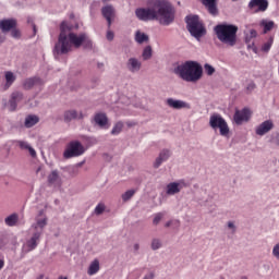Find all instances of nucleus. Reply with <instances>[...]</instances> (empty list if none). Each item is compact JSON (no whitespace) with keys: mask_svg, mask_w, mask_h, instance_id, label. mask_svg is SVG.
<instances>
[{"mask_svg":"<svg viewBox=\"0 0 279 279\" xmlns=\"http://www.w3.org/2000/svg\"><path fill=\"white\" fill-rule=\"evenodd\" d=\"M227 227L229 230H231V234L236 233V225H234V221H228Z\"/></svg>","mask_w":279,"mask_h":279,"instance_id":"nucleus-42","label":"nucleus"},{"mask_svg":"<svg viewBox=\"0 0 279 279\" xmlns=\"http://www.w3.org/2000/svg\"><path fill=\"white\" fill-rule=\"evenodd\" d=\"M140 21H158L160 25H171L175 21V9L167 1L150 2L146 8L135 10Z\"/></svg>","mask_w":279,"mask_h":279,"instance_id":"nucleus-2","label":"nucleus"},{"mask_svg":"<svg viewBox=\"0 0 279 279\" xmlns=\"http://www.w3.org/2000/svg\"><path fill=\"white\" fill-rule=\"evenodd\" d=\"M25 99L23 92H13L9 99V111L16 112V108H19V104H21Z\"/></svg>","mask_w":279,"mask_h":279,"instance_id":"nucleus-11","label":"nucleus"},{"mask_svg":"<svg viewBox=\"0 0 279 279\" xmlns=\"http://www.w3.org/2000/svg\"><path fill=\"white\" fill-rule=\"evenodd\" d=\"M27 23H28V25H32L34 36H36L38 29L36 28V24L34 23V17L28 16L27 17Z\"/></svg>","mask_w":279,"mask_h":279,"instance_id":"nucleus-39","label":"nucleus"},{"mask_svg":"<svg viewBox=\"0 0 279 279\" xmlns=\"http://www.w3.org/2000/svg\"><path fill=\"white\" fill-rule=\"evenodd\" d=\"M209 126L215 131L219 130L220 136H228V134H230V126H228V122H226V119H223L219 113H213L210 116Z\"/></svg>","mask_w":279,"mask_h":279,"instance_id":"nucleus-7","label":"nucleus"},{"mask_svg":"<svg viewBox=\"0 0 279 279\" xmlns=\"http://www.w3.org/2000/svg\"><path fill=\"white\" fill-rule=\"evenodd\" d=\"M85 149L82 143L78 141H72L69 143L66 149L63 153V157L69 158H77V156H82L84 154Z\"/></svg>","mask_w":279,"mask_h":279,"instance_id":"nucleus-8","label":"nucleus"},{"mask_svg":"<svg viewBox=\"0 0 279 279\" xmlns=\"http://www.w3.org/2000/svg\"><path fill=\"white\" fill-rule=\"evenodd\" d=\"M5 267V262L3 259H0V269H3Z\"/></svg>","mask_w":279,"mask_h":279,"instance_id":"nucleus-52","label":"nucleus"},{"mask_svg":"<svg viewBox=\"0 0 279 279\" xmlns=\"http://www.w3.org/2000/svg\"><path fill=\"white\" fill-rule=\"evenodd\" d=\"M5 226H9V228H14V226L19 225V214L14 213L8 216L4 219Z\"/></svg>","mask_w":279,"mask_h":279,"instance_id":"nucleus-24","label":"nucleus"},{"mask_svg":"<svg viewBox=\"0 0 279 279\" xmlns=\"http://www.w3.org/2000/svg\"><path fill=\"white\" fill-rule=\"evenodd\" d=\"M16 144L19 145L20 148L22 149H27L32 156V158H36V149H34L29 143L25 141H16Z\"/></svg>","mask_w":279,"mask_h":279,"instance_id":"nucleus-25","label":"nucleus"},{"mask_svg":"<svg viewBox=\"0 0 279 279\" xmlns=\"http://www.w3.org/2000/svg\"><path fill=\"white\" fill-rule=\"evenodd\" d=\"M121 132H123V122L119 121L113 125V128L111 130V135L119 136V134H121Z\"/></svg>","mask_w":279,"mask_h":279,"instance_id":"nucleus-30","label":"nucleus"},{"mask_svg":"<svg viewBox=\"0 0 279 279\" xmlns=\"http://www.w3.org/2000/svg\"><path fill=\"white\" fill-rule=\"evenodd\" d=\"M182 189H189V182L184 179L179 180L178 182H171L166 186L167 195H178Z\"/></svg>","mask_w":279,"mask_h":279,"instance_id":"nucleus-9","label":"nucleus"},{"mask_svg":"<svg viewBox=\"0 0 279 279\" xmlns=\"http://www.w3.org/2000/svg\"><path fill=\"white\" fill-rule=\"evenodd\" d=\"M167 106H169V108H173V110H191V104L184 101V100H178V99H173V98H168L166 100Z\"/></svg>","mask_w":279,"mask_h":279,"instance_id":"nucleus-12","label":"nucleus"},{"mask_svg":"<svg viewBox=\"0 0 279 279\" xmlns=\"http://www.w3.org/2000/svg\"><path fill=\"white\" fill-rule=\"evenodd\" d=\"M4 80L5 84L0 87L2 93H5V90H8L10 86L14 84V82H16V75H14L12 71H7L4 72Z\"/></svg>","mask_w":279,"mask_h":279,"instance_id":"nucleus-21","label":"nucleus"},{"mask_svg":"<svg viewBox=\"0 0 279 279\" xmlns=\"http://www.w3.org/2000/svg\"><path fill=\"white\" fill-rule=\"evenodd\" d=\"M78 172H80V170H78L77 166H73V167L69 168V173L71 175H77Z\"/></svg>","mask_w":279,"mask_h":279,"instance_id":"nucleus-45","label":"nucleus"},{"mask_svg":"<svg viewBox=\"0 0 279 279\" xmlns=\"http://www.w3.org/2000/svg\"><path fill=\"white\" fill-rule=\"evenodd\" d=\"M2 129H0V132H1Z\"/></svg>","mask_w":279,"mask_h":279,"instance_id":"nucleus-56","label":"nucleus"},{"mask_svg":"<svg viewBox=\"0 0 279 279\" xmlns=\"http://www.w3.org/2000/svg\"><path fill=\"white\" fill-rule=\"evenodd\" d=\"M272 256H275V258H277V260H279V243L274 246Z\"/></svg>","mask_w":279,"mask_h":279,"instance_id":"nucleus-44","label":"nucleus"},{"mask_svg":"<svg viewBox=\"0 0 279 279\" xmlns=\"http://www.w3.org/2000/svg\"><path fill=\"white\" fill-rule=\"evenodd\" d=\"M248 8L254 14L258 12H265L267 8H269V2L268 1H251L248 3Z\"/></svg>","mask_w":279,"mask_h":279,"instance_id":"nucleus-16","label":"nucleus"},{"mask_svg":"<svg viewBox=\"0 0 279 279\" xmlns=\"http://www.w3.org/2000/svg\"><path fill=\"white\" fill-rule=\"evenodd\" d=\"M203 5L206 8L207 12L211 14V16H217V14H219L217 1H203Z\"/></svg>","mask_w":279,"mask_h":279,"instance_id":"nucleus-23","label":"nucleus"},{"mask_svg":"<svg viewBox=\"0 0 279 279\" xmlns=\"http://www.w3.org/2000/svg\"><path fill=\"white\" fill-rule=\"evenodd\" d=\"M48 184L51 186H56L57 184H60V174H58V170L52 171L48 175Z\"/></svg>","mask_w":279,"mask_h":279,"instance_id":"nucleus-26","label":"nucleus"},{"mask_svg":"<svg viewBox=\"0 0 279 279\" xmlns=\"http://www.w3.org/2000/svg\"><path fill=\"white\" fill-rule=\"evenodd\" d=\"M106 210V205L104 204H98L95 208V214L96 215H104V211Z\"/></svg>","mask_w":279,"mask_h":279,"instance_id":"nucleus-38","label":"nucleus"},{"mask_svg":"<svg viewBox=\"0 0 279 279\" xmlns=\"http://www.w3.org/2000/svg\"><path fill=\"white\" fill-rule=\"evenodd\" d=\"M73 29L66 22H62L60 25V35L58 43L54 45L53 54L64 56L69 53L73 47L75 49H80V47H84V49H93V40L86 33L75 34L71 32Z\"/></svg>","mask_w":279,"mask_h":279,"instance_id":"nucleus-1","label":"nucleus"},{"mask_svg":"<svg viewBox=\"0 0 279 279\" xmlns=\"http://www.w3.org/2000/svg\"><path fill=\"white\" fill-rule=\"evenodd\" d=\"M107 40H114V33L112 31L107 32Z\"/></svg>","mask_w":279,"mask_h":279,"instance_id":"nucleus-46","label":"nucleus"},{"mask_svg":"<svg viewBox=\"0 0 279 279\" xmlns=\"http://www.w3.org/2000/svg\"><path fill=\"white\" fill-rule=\"evenodd\" d=\"M162 217H165L163 213L156 214L154 219H153V225L158 226V223H160V221H162Z\"/></svg>","mask_w":279,"mask_h":279,"instance_id":"nucleus-36","label":"nucleus"},{"mask_svg":"<svg viewBox=\"0 0 279 279\" xmlns=\"http://www.w3.org/2000/svg\"><path fill=\"white\" fill-rule=\"evenodd\" d=\"M39 119L37 116H27L24 122L25 128H34L38 123Z\"/></svg>","mask_w":279,"mask_h":279,"instance_id":"nucleus-29","label":"nucleus"},{"mask_svg":"<svg viewBox=\"0 0 279 279\" xmlns=\"http://www.w3.org/2000/svg\"><path fill=\"white\" fill-rule=\"evenodd\" d=\"M262 25L264 27V34H267V32H271L274 29V21H269V22H262Z\"/></svg>","mask_w":279,"mask_h":279,"instance_id":"nucleus-33","label":"nucleus"},{"mask_svg":"<svg viewBox=\"0 0 279 279\" xmlns=\"http://www.w3.org/2000/svg\"><path fill=\"white\" fill-rule=\"evenodd\" d=\"M98 271H99V259H94L87 269V274L88 276H95V274H97Z\"/></svg>","mask_w":279,"mask_h":279,"instance_id":"nucleus-28","label":"nucleus"},{"mask_svg":"<svg viewBox=\"0 0 279 279\" xmlns=\"http://www.w3.org/2000/svg\"><path fill=\"white\" fill-rule=\"evenodd\" d=\"M98 66H101L100 64H98Z\"/></svg>","mask_w":279,"mask_h":279,"instance_id":"nucleus-55","label":"nucleus"},{"mask_svg":"<svg viewBox=\"0 0 279 279\" xmlns=\"http://www.w3.org/2000/svg\"><path fill=\"white\" fill-rule=\"evenodd\" d=\"M254 88H256V84L254 83H250L246 87V90H248L250 93H252V90H254Z\"/></svg>","mask_w":279,"mask_h":279,"instance_id":"nucleus-47","label":"nucleus"},{"mask_svg":"<svg viewBox=\"0 0 279 279\" xmlns=\"http://www.w3.org/2000/svg\"><path fill=\"white\" fill-rule=\"evenodd\" d=\"M151 56H154V50L151 46H146L142 52L143 60H151Z\"/></svg>","mask_w":279,"mask_h":279,"instance_id":"nucleus-31","label":"nucleus"},{"mask_svg":"<svg viewBox=\"0 0 279 279\" xmlns=\"http://www.w3.org/2000/svg\"><path fill=\"white\" fill-rule=\"evenodd\" d=\"M59 279H69V278H66V277H63V276H60V277H59Z\"/></svg>","mask_w":279,"mask_h":279,"instance_id":"nucleus-53","label":"nucleus"},{"mask_svg":"<svg viewBox=\"0 0 279 279\" xmlns=\"http://www.w3.org/2000/svg\"><path fill=\"white\" fill-rule=\"evenodd\" d=\"M136 195V190H128L125 193L122 194L123 202H130Z\"/></svg>","mask_w":279,"mask_h":279,"instance_id":"nucleus-32","label":"nucleus"},{"mask_svg":"<svg viewBox=\"0 0 279 279\" xmlns=\"http://www.w3.org/2000/svg\"><path fill=\"white\" fill-rule=\"evenodd\" d=\"M101 12L102 16L106 19L108 23V28L110 29V27L112 26V21H114L117 11H114V8L112 5H107L102 8Z\"/></svg>","mask_w":279,"mask_h":279,"instance_id":"nucleus-17","label":"nucleus"},{"mask_svg":"<svg viewBox=\"0 0 279 279\" xmlns=\"http://www.w3.org/2000/svg\"><path fill=\"white\" fill-rule=\"evenodd\" d=\"M11 36H12V38H15L16 40H19V38H21V31L17 29L16 27H14L11 31Z\"/></svg>","mask_w":279,"mask_h":279,"instance_id":"nucleus-41","label":"nucleus"},{"mask_svg":"<svg viewBox=\"0 0 279 279\" xmlns=\"http://www.w3.org/2000/svg\"><path fill=\"white\" fill-rule=\"evenodd\" d=\"M135 43H137V45H143V43H149V36H147V34L142 33L141 31H137L135 33Z\"/></svg>","mask_w":279,"mask_h":279,"instance_id":"nucleus-27","label":"nucleus"},{"mask_svg":"<svg viewBox=\"0 0 279 279\" xmlns=\"http://www.w3.org/2000/svg\"><path fill=\"white\" fill-rule=\"evenodd\" d=\"M63 119L66 123H69L74 121V119H84V113L82 111L77 112L75 109L68 110L63 113Z\"/></svg>","mask_w":279,"mask_h":279,"instance_id":"nucleus-22","label":"nucleus"},{"mask_svg":"<svg viewBox=\"0 0 279 279\" xmlns=\"http://www.w3.org/2000/svg\"><path fill=\"white\" fill-rule=\"evenodd\" d=\"M241 279H247V277L243 276V277H241Z\"/></svg>","mask_w":279,"mask_h":279,"instance_id":"nucleus-54","label":"nucleus"},{"mask_svg":"<svg viewBox=\"0 0 279 279\" xmlns=\"http://www.w3.org/2000/svg\"><path fill=\"white\" fill-rule=\"evenodd\" d=\"M16 27V20L8 19L0 21V29L2 34H8V32H12Z\"/></svg>","mask_w":279,"mask_h":279,"instance_id":"nucleus-19","label":"nucleus"},{"mask_svg":"<svg viewBox=\"0 0 279 279\" xmlns=\"http://www.w3.org/2000/svg\"><path fill=\"white\" fill-rule=\"evenodd\" d=\"M271 130H274V121L266 120L255 129V134H257V136H265V134L271 132Z\"/></svg>","mask_w":279,"mask_h":279,"instance_id":"nucleus-14","label":"nucleus"},{"mask_svg":"<svg viewBox=\"0 0 279 279\" xmlns=\"http://www.w3.org/2000/svg\"><path fill=\"white\" fill-rule=\"evenodd\" d=\"M271 45H274V37H270L268 41L263 45L262 51L268 53L269 49H271Z\"/></svg>","mask_w":279,"mask_h":279,"instance_id":"nucleus-34","label":"nucleus"},{"mask_svg":"<svg viewBox=\"0 0 279 279\" xmlns=\"http://www.w3.org/2000/svg\"><path fill=\"white\" fill-rule=\"evenodd\" d=\"M169 158H171V150L168 148L161 149L158 157L155 159V162L153 163L154 169H159L162 162H167Z\"/></svg>","mask_w":279,"mask_h":279,"instance_id":"nucleus-13","label":"nucleus"},{"mask_svg":"<svg viewBox=\"0 0 279 279\" xmlns=\"http://www.w3.org/2000/svg\"><path fill=\"white\" fill-rule=\"evenodd\" d=\"M250 36H251V38H256V36H257L256 31L255 29H251L250 31Z\"/></svg>","mask_w":279,"mask_h":279,"instance_id":"nucleus-49","label":"nucleus"},{"mask_svg":"<svg viewBox=\"0 0 279 279\" xmlns=\"http://www.w3.org/2000/svg\"><path fill=\"white\" fill-rule=\"evenodd\" d=\"M150 247L154 251L160 250V247H162V241H160V239H153Z\"/></svg>","mask_w":279,"mask_h":279,"instance_id":"nucleus-35","label":"nucleus"},{"mask_svg":"<svg viewBox=\"0 0 279 279\" xmlns=\"http://www.w3.org/2000/svg\"><path fill=\"white\" fill-rule=\"evenodd\" d=\"M133 250H134V252H138V250H141V245L138 243H135L133 245Z\"/></svg>","mask_w":279,"mask_h":279,"instance_id":"nucleus-50","label":"nucleus"},{"mask_svg":"<svg viewBox=\"0 0 279 279\" xmlns=\"http://www.w3.org/2000/svg\"><path fill=\"white\" fill-rule=\"evenodd\" d=\"M270 143L279 147V133H275L271 135Z\"/></svg>","mask_w":279,"mask_h":279,"instance_id":"nucleus-40","label":"nucleus"},{"mask_svg":"<svg viewBox=\"0 0 279 279\" xmlns=\"http://www.w3.org/2000/svg\"><path fill=\"white\" fill-rule=\"evenodd\" d=\"M143 66V63L136 58H130L126 61V69L130 73H138Z\"/></svg>","mask_w":279,"mask_h":279,"instance_id":"nucleus-20","label":"nucleus"},{"mask_svg":"<svg viewBox=\"0 0 279 279\" xmlns=\"http://www.w3.org/2000/svg\"><path fill=\"white\" fill-rule=\"evenodd\" d=\"M171 226H175L177 228H179L180 220H170V221L166 222L165 228H171Z\"/></svg>","mask_w":279,"mask_h":279,"instance_id":"nucleus-43","label":"nucleus"},{"mask_svg":"<svg viewBox=\"0 0 279 279\" xmlns=\"http://www.w3.org/2000/svg\"><path fill=\"white\" fill-rule=\"evenodd\" d=\"M172 73L178 75V77L183 80V82H191L192 84H195L202 80V76L204 75V68H202L199 62L189 60L174 66Z\"/></svg>","mask_w":279,"mask_h":279,"instance_id":"nucleus-4","label":"nucleus"},{"mask_svg":"<svg viewBox=\"0 0 279 279\" xmlns=\"http://www.w3.org/2000/svg\"><path fill=\"white\" fill-rule=\"evenodd\" d=\"M94 123L99 125L102 130H108L110 128L108 116L104 112H98L94 116Z\"/></svg>","mask_w":279,"mask_h":279,"instance_id":"nucleus-15","label":"nucleus"},{"mask_svg":"<svg viewBox=\"0 0 279 279\" xmlns=\"http://www.w3.org/2000/svg\"><path fill=\"white\" fill-rule=\"evenodd\" d=\"M43 84H45V82H43L40 77L34 76V77H29V78L24 80L23 88L25 90H32L33 87L43 86Z\"/></svg>","mask_w":279,"mask_h":279,"instance_id":"nucleus-18","label":"nucleus"},{"mask_svg":"<svg viewBox=\"0 0 279 279\" xmlns=\"http://www.w3.org/2000/svg\"><path fill=\"white\" fill-rule=\"evenodd\" d=\"M251 117L252 112L250 109L244 108L242 110H235L233 121L236 125H243V123H247V121H250Z\"/></svg>","mask_w":279,"mask_h":279,"instance_id":"nucleus-10","label":"nucleus"},{"mask_svg":"<svg viewBox=\"0 0 279 279\" xmlns=\"http://www.w3.org/2000/svg\"><path fill=\"white\" fill-rule=\"evenodd\" d=\"M4 40H5V36L0 34V45H3Z\"/></svg>","mask_w":279,"mask_h":279,"instance_id":"nucleus-51","label":"nucleus"},{"mask_svg":"<svg viewBox=\"0 0 279 279\" xmlns=\"http://www.w3.org/2000/svg\"><path fill=\"white\" fill-rule=\"evenodd\" d=\"M155 274L154 272H149L148 275H146L143 279H154L155 278Z\"/></svg>","mask_w":279,"mask_h":279,"instance_id":"nucleus-48","label":"nucleus"},{"mask_svg":"<svg viewBox=\"0 0 279 279\" xmlns=\"http://www.w3.org/2000/svg\"><path fill=\"white\" fill-rule=\"evenodd\" d=\"M214 32L222 45H227V47H234V45H236L239 26L226 23L218 24L214 27Z\"/></svg>","mask_w":279,"mask_h":279,"instance_id":"nucleus-5","label":"nucleus"},{"mask_svg":"<svg viewBox=\"0 0 279 279\" xmlns=\"http://www.w3.org/2000/svg\"><path fill=\"white\" fill-rule=\"evenodd\" d=\"M185 24L187 32L193 36V38H196V40L206 36V27H204V23L199 20V15H186Z\"/></svg>","mask_w":279,"mask_h":279,"instance_id":"nucleus-6","label":"nucleus"},{"mask_svg":"<svg viewBox=\"0 0 279 279\" xmlns=\"http://www.w3.org/2000/svg\"><path fill=\"white\" fill-rule=\"evenodd\" d=\"M47 216H45V210H40L38 216L35 218V222L31 226L32 236L26 240V243L22 246V252L24 254H29V252H34L38 247V243H40V236H43L45 232V228H47Z\"/></svg>","mask_w":279,"mask_h":279,"instance_id":"nucleus-3","label":"nucleus"},{"mask_svg":"<svg viewBox=\"0 0 279 279\" xmlns=\"http://www.w3.org/2000/svg\"><path fill=\"white\" fill-rule=\"evenodd\" d=\"M205 73L207 75H214L215 74V68L208 63L204 65Z\"/></svg>","mask_w":279,"mask_h":279,"instance_id":"nucleus-37","label":"nucleus"}]
</instances>
